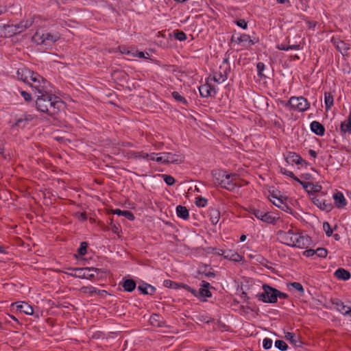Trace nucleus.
Returning a JSON list of instances; mask_svg holds the SVG:
<instances>
[{"mask_svg": "<svg viewBox=\"0 0 351 351\" xmlns=\"http://www.w3.org/2000/svg\"><path fill=\"white\" fill-rule=\"evenodd\" d=\"M51 93H43L37 95L35 105L37 110L53 117L64 109L65 102L56 95L55 88L51 90Z\"/></svg>", "mask_w": 351, "mask_h": 351, "instance_id": "f257e3e1", "label": "nucleus"}, {"mask_svg": "<svg viewBox=\"0 0 351 351\" xmlns=\"http://www.w3.org/2000/svg\"><path fill=\"white\" fill-rule=\"evenodd\" d=\"M32 77L29 84L28 85L32 88V90L36 94L40 95L43 93H49L51 89L54 88V86L45 78L38 74L37 72L34 71L32 74Z\"/></svg>", "mask_w": 351, "mask_h": 351, "instance_id": "f03ea898", "label": "nucleus"}, {"mask_svg": "<svg viewBox=\"0 0 351 351\" xmlns=\"http://www.w3.org/2000/svg\"><path fill=\"white\" fill-rule=\"evenodd\" d=\"M285 108H289L291 110L303 112L309 109L311 104L306 98L300 96H292L284 104Z\"/></svg>", "mask_w": 351, "mask_h": 351, "instance_id": "7ed1b4c3", "label": "nucleus"}, {"mask_svg": "<svg viewBox=\"0 0 351 351\" xmlns=\"http://www.w3.org/2000/svg\"><path fill=\"white\" fill-rule=\"evenodd\" d=\"M247 211L250 214L254 215L258 219L269 224H276V221L280 219L279 217L273 216L268 211L254 206H249Z\"/></svg>", "mask_w": 351, "mask_h": 351, "instance_id": "20e7f679", "label": "nucleus"}, {"mask_svg": "<svg viewBox=\"0 0 351 351\" xmlns=\"http://www.w3.org/2000/svg\"><path fill=\"white\" fill-rule=\"evenodd\" d=\"M34 18L32 17L25 21L23 20L16 25H5L8 37L19 34L32 26Z\"/></svg>", "mask_w": 351, "mask_h": 351, "instance_id": "39448f33", "label": "nucleus"}, {"mask_svg": "<svg viewBox=\"0 0 351 351\" xmlns=\"http://www.w3.org/2000/svg\"><path fill=\"white\" fill-rule=\"evenodd\" d=\"M263 291L261 293H258L256 294V297L259 301H262L265 303H276L277 302L276 297L273 299L276 293H274V291H276V288L267 285H263Z\"/></svg>", "mask_w": 351, "mask_h": 351, "instance_id": "423d86ee", "label": "nucleus"}, {"mask_svg": "<svg viewBox=\"0 0 351 351\" xmlns=\"http://www.w3.org/2000/svg\"><path fill=\"white\" fill-rule=\"evenodd\" d=\"M69 270L74 271L75 273L69 274V275L82 279H88L90 280H98L99 278H96L95 276L90 273L93 270V267H70Z\"/></svg>", "mask_w": 351, "mask_h": 351, "instance_id": "0eeeda50", "label": "nucleus"}, {"mask_svg": "<svg viewBox=\"0 0 351 351\" xmlns=\"http://www.w3.org/2000/svg\"><path fill=\"white\" fill-rule=\"evenodd\" d=\"M298 232H295L292 229L288 231L278 230L277 236L280 242L285 245L290 247H293L295 239L298 236Z\"/></svg>", "mask_w": 351, "mask_h": 351, "instance_id": "6e6552de", "label": "nucleus"}, {"mask_svg": "<svg viewBox=\"0 0 351 351\" xmlns=\"http://www.w3.org/2000/svg\"><path fill=\"white\" fill-rule=\"evenodd\" d=\"M162 156H160L158 161L161 163L167 165L170 163L180 164L184 162V156L182 154H173L171 152L161 153Z\"/></svg>", "mask_w": 351, "mask_h": 351, "instance_id": "1a4fd4ad", "label": "nucleus"}, {"mask_svg": "<svg viewBox=\"0 0 351 351\" xmlns=\"http://www.w3.org/2000/svg\"><path fill=\"white\" fill-rule=\"evenodd\" d=\"M60 39V34L58 33L51 34L49 32L40 34L38 32H36L32 36V40H34L39 45L45 43L46 41L51 43H55Z\"/></svg>", "mask_w": 351, "mask_h": 351, "instance_id": "9d476101", "label": "nucleus"}, {"mask_svg": "<svg viewBox=\"0 0 351 351\" xmlns=\"http://www.w3.org/2000/svg\"><path fill=\"white\" fill-rule=\"evenodd\" d=\"M211 174L215 180V184L219 186L223 184V181L225 179L230 180L231 178L237 176L235 173H227L226 171L221 169H213L211 171Z\"/></svg>", "mask_w": 351, "mask_h": 351, "instance_id": "9b49d317", "label": "nucleus"}, {"mask_svg": "<svg viewBox=\"0 0 351 351\" xmlns=\"http://www.w3.org/2000/svg\"><path fill=\"white\" fill-rule=\"evenodd\" d=\"M285 161L289 165H304L308 166L309 163L304 160L298 154L294 152H289L287 155H285Z\"/></svg>", "mask_w": 351, "mask_h": 351, "instance_id": "f8f14e48", "label": "nucleus"}, {"mask_svg": "<svg viewBox=\"0 0 351 351\" xmlns=\"http://www.w3.org/2000/svg\"><path fill=\"white\" fill-rule=\"evenodd\" d=\"M293 247H298L300 249L307 248L312 243L311 238L307 234L303 233L298 234L296 239L294 240Z\"/></svg>", "mask_w": 351, "mask_h": 351, "instance_id": "ddd939ff", "label": "nucleus"}, {"mask_svg": "<svg viewBox=\"0 0 351 351\" xmlns=\"http://www.w3.org/2000/svg\"><path fill=\"white\" fill-rule=\"evenodd\" d=\"M34 71L30 70L27 67L23 66L18 69L16 71V77L18 80L23 81L25 84H29V81L33 76L32 75Z\"/></svg>", "mask_w": 351, "mask_h": 351, "instance_id": "4468645a", "label": "nucleus"}, {"mask_svg": "<svg viewBox=\"0 0 351 351\" xmlns=\"http://www.w3.org/2000/svg\"><path fill=\"white\" fill-rule=\"evenodd\" d=\"M331 43L335 45L337 50L339 51L343 56H348V51L350 49V45L339 38L334 37L331 39Z\"/></svg>", "mask_w": 351, "mask_h": 351, "instance_id": "2eb2a0df", "label": "nucleus"}, {"mask_svg": "<svg viewBox=\"0 0 351 351\" xmlns=\"http://www.w3.org/2000/svg\"><path fill=\"white\" fill-rule=\"evenodd\" d=\"M212 287L210 284L205 280L202 281L201 288L198 291L199 299L201 301H206V298H210L212 293L209 289Z\"/></svg>", "mask_w": 351, "mask_h": 351, "instance_id": "dca6fc26", "label": "nucleus"}, {"mask_svg": "<svg viewBox=\"0 0 351 351\" xmlns=\"http://www.w3.org/2000/svg\"><path fill=\"white\" fill-rule=\"evenodd\" d=\"M333 199L335 205L338 208H343L347 204V202L346 198L344 197L343 194L340 191H337L335 193H334Z\"/></svg>", "mask_w": 351, "mask_h": 351, "instance_id": "f3484780", "label": "nucleus"}, {"mask_svg": "<svg viewBox=\"0 0 351 351\" xmlns=\"http://www.w3.org/2000/svg\"><path fill=\"white\" fill-rule=\"evenodd\" d=\"M119 285H121L123 290L127 292H132L136 287V281L132 278H124L123 281L119 283Z\"/></svg>", "mask_w": 351, "mask_h": 351, "instance_id": "a211bd4d", "label": "nucleus"}, {"mask_svg": "<svg viewBox=\"0 0 351 351\" xmlns=\"http://www.w3.org/2000/svg\"><path fill=\"white\" fill-rule=\"evenodd\" d=\"M285 338L295 347L301 348L302 346L303 342L300 340V337L296 336L293 332H286Z\"/></svg>", "mask_w": 351, "mask_h": 351, "instance_id": "6ab92c4d", "label": "nucleus"}, {"mask_svg": "<svg viewBox=\"0 0 351 351\" xmlns=\"http://www.w3.org/2000/svg\"><path fill=\"white\" fill-rule=\"evenodd\" d=\"M310 128H311V131L314 134H315L319 136H323L325 134L324 126L321 123H319L317 121H312L310 124Z\"/></svg>", "mask_w": 351, "mask_h": 351, "instance_id": "aec40b11", "label": "nucleus"}, {"mask_svg": "<svg viewBox=\"0 0 351 351\" xmlns=\"http://www.w3.org/2000/svg\"><path fill=\"white\" fill-rule=\"evenodd\" d=\"M340 132L342 136H345L346 133L351 134V112L347 119L341 123Z\"/></svg>", "mask_w": 351, "mask_h": 351, "instance_id": "412c9836", "label": "nucleus"}, {"mask_svg": "<svg viewBox=\"0 0 351 351\" xmlns=\"http://www.w3.org/2000/svg\"><path fill=\"white\" fill-rule=\"evenodd\" d=\"M16 310L21 313H23L26 315H32L34 313V309L27 302H22L21 303L16 302Z\"/></svg>", "mask_w": 351, "mask_h": 351, "instance_id": "4be33fe9", "label": "nucleus"}, {"mask_svg": "<svg viewBox=\"0 0 351 351\" xmlns=\"http://www.w3.org/2000/svg\"><path fill=\"white\" fill-rule=\"evenodd\" d=\"M208 215L213 225H216L220 219V212L217 208L210 207L208 210Z\"/></svg>", "mask_w": 351, "mask_h": 351, "instance_id": "5701e85b", "label": "nucleus"}, {"mask_svg": "<svg viewBox=\"0 0 351 351\" xmlns=\"http://www.w3.org/2000/svg\"><path fill=\"white\" fill-rule=\"evenodd\" d=\"M272 203L282 210L292 215L295 217L298 215V213L293 211V209L287 204V200L280 201V204H276L275 202H273Z\"/></svg>", "mask_w": 351, "mask_h": 351, "instance_id": "b1692460", "label": "nucleus"}, {"mask_svg": "<svg viewBox=\"0 0 351 351\" xmlns=\"http://www.w3.org/2000/svg\"><path fill=\"white\" fill-rule=\"evenodd\" d=\"M335 276L339 280H348L350 278L351 274L349 271L341 267L335 271Z\"/></svg>", "mask_w": 351, "mask_h": 351, "instance_id": "393cba45", "label": "nucleus"}, {"mask_svg": "<svg viewBox=\"0 0 351 351\" xmlns=\"http://www.w3.org/2000/svg\"><path fill=\"white\" fill-rule=\"evenodd\" d=\"M235 41L238 44L241 43H247V47H250L254 45L256 43H257L258 41V39H257L256 40H252L251 39L250 35L243 34H241Z\"/></svg>", "mask_w": 351, "mask_h": 351, "instance_id": "a878e982", "label": "nucleus"}, {"mask_svg": "<svg viewBox=\"0 0 351 351\" xmlns=\"http://www.w3.org/2000/svg\"><path fill=\"white\" fill-rule=\"evenodd\" d=\"M331 302L337 307V309L344 315H346V310L350 308V307L345 305L343 302L338 298L331 299Z\"/></svg>", "mask_w": 351, "mask_h": 351, "instance_id": "bb28decb", "label": "nucleus"}, {"mask_svg": "<svg viewBox=\"0 0 351 351\" xmlns=\"http://www.w3.org/2000/svg\"><path fill=\"white\" fill-rule=\"evenodd\" d=\"M177 216L184 220H187L189 218V211L186 206L178 205L176 207Z\"/></svg>", "mask_w": 351, "mask_h": 351, "instance_id": "cd10ccee", "label": "nucleus"}, {"mask_svg": "<svg viewBox=\"0 0 351 351\" xmlns=\"http://www.w3.org/2000/svg\"><path fill=\"white\" fill-rule=\"evenodd\" d=\"M220 186L223 189H225L229 191H234L237 186V184L234 182L233 179L230 180H224L223 181V184H220Z\"/></svg>", "mask_w": 351, "mask_h": 351, "instance_id": "c85d7f7f", "label": "nucleus"}, {"mask_svg": "<svg viewBox=\"0 0 351 351\" xmlns=\"http://www.w3.org/2000/svg\"><path fill=\"white\" fill-rule=\"evenodd\" d=\"M324 103L326 110L328 111L333 106L334 99L333 95L330 92H325L324 93Z\"/></svg>", "mask_w": 351, "mask_h": 351, "instance_id": "c756f323", "label": "nucleus"}, {"mask_svg": "<svg viewBox=\"0 0 351 351\" xmlns=\"http://www.w3.org/2000/svg\"><path fill=\"white\" fill-rule=\"evenodd\" d=\"M171 96L177 101L180 102L186 106H188V101L186 99V98L182 96L178 92H177V91L172 92Z\"/></svg>", "mask_w": 351, "mask_h": 351, "instance_id": "7c9ffc66", "label": "nucleus"}, {"mask_svg": "<svg viewBox=\"0 0 351 351\" xmlns=\"http://www.w3.org/2000/svg\"><path fill=\"white\" fill-rule=\"evenodd\" d=\"M333 208L332 203L330 200H326L322 198V204L320 208L322 210H324L326 212H330Z\"/></svg>", "mask_w": 351, "mask_h": 351, "instance_id": "2f4dec72", "label": "nucleus"}, {"mask_svg": "<svg viewBox=\"0 0 351 351\" xmlns=\"http://www.w3.org/2000/svg\"><path fill=\"white\" fill-rule=\"evenodd\" d=\"M163 286L167 288H170L173 289H178L180 286V282H176L175 281L167 279L163 282Z\"/></svg>", "mask_w": 351, "mask_h": 351, "instance_id": "473e14b6", "label": "nucleus"}, {"mask_svg": "<svg viewBox=\"0 0 351 351\" xmlns=\"http://www.w3.org/2000/svg\"><path fill=\"white\" fill-rule=\"evenodd\" d=\"M219 70L221 73V76H223L227 79L228 75L230 72V65L221 64L219 68Z\"/></svg>", "mask_w": 351, "mask_h": 351, "instance_id": "72a5a7b5", "label": "nucleus"}, {"mask_svg": "<svg viewBox=\"0 0 351 351\" xmlns=\"http://www.w3.org/2000/svg\"><path fill=\"white\" fill-rule=\"evenodd\" d=\"M199 91L202 97H208L210 96V92H209V89H208L206 83L199 87Z\"/></svg>", "mask_w": 351, "mask_h": 351, "instance_id": "f704fd0d", "label": "nucleus"}, {"mask_svg": "<svg viewBox=\"0 0 351 351\" xmlns=\"http://www.w3.org/2000/svg\"><path fill=\"white\" fill-rule=\"evenodd\" d=\"M88 243L86 241H82L80 243V247L77 249V253L80 256H84L87 253V248Z\"/></svg>", "mask_w": 351, "mask_h": 351, "instance_id": "c9c22d12", "label": "nucleus"}, {"mask_svg": "<svg viewBox=\"0 0 351 351\" xmlns=\"http://www.w3.org/2000/svg\"><path fill=\"white\" fill-rule=\"evenodd\" d=\"M269 193L270 195L273 198L276 199L278 202L288 199V197L280 195V191H273L272 192L269 191Z\"/></svg>", "mask_w": 351, "mask_h": 351, "instance_id": "e433bc0d", "label": "nucleus"}, {"mask_svg": "<svg viewBox=\"0 0 351 351\" xmlns=\"http://www.w3.org/2000/svg\"><path fill=\"white\" fill-rule=\"evenodd\" d=\"M274 346L280 351H286L289 348L287 343L283 340H276L274 343Z\"/></svg>", "mask_w": 351, "mask_h": 351, "instance_id": "4c0bfd02", "label": "nucleus"}, {"mask_svg": "<svg viewBox=\"0 0 351 351\" xmlns=\"http://www.w3.org/2000/svg\"><path fill=\"white\" fill-rule=\"evenodd\" d=\"M173 36L176 39L180 41H184L187 38L186 34L183 31L179 29L173 31Z\"/></svg>", "mask_w": 351, "mask_h": 351, "instance_id": "58836bf2", "label": "nucleus"}, {"mask_svg": "<svg viewBox=\"0 0 351 351\" xmlns=\"http://www.w3.org/2000/svg\"><path fill=\"white\" fill-rule=\"evenodd\" d=\"M161 176L168 186H172L176 183V179L170 175L162 174Z\"/></svg>", "mask_w": 351, "mask_h": 351, "instance_id": "ea45409f", "label": "nucleus"}, {"mask_svg": "<svg viewBox=\"0 0 351 351\" xmlns=\"http://www.w3.org/2000/svg\"><path fill=\"white\" fill-rule=\"evenodd\" d=\"M80 291L83 293H89L90 295H92L93 293H96L97 288L93 286H84L81 287Z\"/></svg>", "mask_w": 351, "mask_h": 351, "instance_id": "a19ab883", "label": "nucleus"}, {"mask_svg": "<svg viewBox=\"0 0 351 351\" xmlns=\"http://www.w3.org/2000/svg\"><path fill=\"white\" fill-rule=\"evenodd\" d=\"M288 286L293 287L294 289H295L296 291L300 292L301 295H303L304 293V289L303 286L302 285V284L300 282H290L288 285Z\"/></svg>", "mask_w": 351, "mask_h": 351, "instance_id": "79ce46f5", "label": "nucleus"}, {"mask_svg": "<svg viewBox=\"0 0 351 351\" xmlns=\"http://www.w3.org/2000/svg\"><path fill=\"white\" fill-rule=\"evenodd\" d=\"M257 75L260 78H265L266 76L263 74L265 70V64L262 62H259L256 64Z\"/></svg>", "mask_w": 351, "mask_h": 351, "instance_id": "37998d69", "label": "nucleus"}, {"mask_svg": "<svg viewBox=\"0 0 351 351\" xmlns=\"http://www.w3.org/2000/svg\"><path fill=\"white\" fill-rule=\"evenodd\" d=\"M208 199L202 196L195 198V205L198 207H205L207 205Z\"/></svg>", "mask_w": 351, "mask_h": 351, "instance_id": "c03bdc74", "label": "nucleus"}, {"mask_svg": "<svg viewBox=\"0 0 351 351\" xmlns=\"http://www.w3.org/2000/svg\"><path fill=\"white\" fill-rule=\"evenodd\" d=\"M160 317L159 314L154 313L151 315L149 321L152 325L156 326H161L159 323V318Z\"/></svg>", "mask_w": 351, "mask_h": 351, "instance_id": "a18cd8bd", "label": "nucleus"}, {"mask_svg": "<svg viewBox=\"0 0 351 351\" xmlns=\"http://www.w3.org/2000/svg\"><path fill=\"white\" fill-rule=\"evenodd\" d=\"M295 7L298 10L306 12L308 5H307V1H296Z\"/></svg>", "mask_w": 351, "mask_h": 351, "instance_id": "49530a36", "label": "nucleus"}, {"mask_svg": "<svg viewBox=\"0 0 351 351\" xmlns=\"http://www.w3.org/2000/svg\"><path fill=\"white\" fill-rule=\"evenodd\" d=\"M134 158H140L144 159H149L150 154L144 152H134L132 154Z\"/></svg>", "mask_w": 351, "mask_h": 351, "instance_id": "de8ad7c7", "label": "nucleus"}, {"mask_svg": "<svg viewBox=\"0 0 351 351\" xmlns=\"http://www.w3.org/2000/svg\"><path fill=\"white\" fill-rule=\"evenodd\" d=\"M30 120V119H28L27 117L25 119L19 118L16 121L13 126L24 128L25 125V123Z\"/></svg>", "mask_w": 351, "mask_h": 351, "instance_id": "09e8293b", "label": "nucleus"}, {"mask_svg": "<svg viewBox=\"0 0 351 351\" xmlns=\"http://www.w3.org/2000/svg\"><path fill=\"white\" fill-rule=\"evenodd\" d=\"M315 254L320 258H325L328 254L327 250L324 247H319L317 250H315Z\"/></svg>", "mask_w": 351, "mask_h": 351, "instance_id": "8fccbe9b", "label": "nucleus"}, {"mask_svg": "<svg viewBox=\"0 0 351 351\" xmlns=\"http://www.w3.org/2000/svg\"><path fill=\"white\" fill-rule=\"evenodd\" d=\"M323 228L328 237L332 235V229L331 228L330 225L328 221L324 222Z\"/></svg>", "mask_w": 351, "mask_h": 351, "instance_id": "3c124183", "label": "nucleus"}, {"mask_svg": "<svg viewBox=\"0 0 351 351\" xmlns=\"http://www.w3.org/2000/svg\"><path fill=\"white\" fill-rule=\"evenodd\" d=\"M226 80H227L223 76H221V73L219 72V70L217 72H215L213 73V80L216 82H223Z\"/></svg>", "mask_w": 351, "mask_h": 351, "instance_id": "603ef678", "label": "nucleus"}, {"mask_svg": "<svg viewBox=\"0 0 351 351\" xmlns=\"http://www.w3.org/2000/svg\"><path fill=\"white\" fill-rule=\"evenodd\" d=\"M272 340L269 338H265L263 341V347L265 350H269L272 346Z\"/></svg>", "mask_w": 351, "mask_h": 351, "instance_id": "864d4df0", "label": "nucleus"}, {"mask_svg": "<svg viewBox=\"0 0 351 351\" xmlns=\"http://www.w3.org/2000/svg\"><path fill=\"white\" fill-rule=\"evenodd\" d=\"M110 226H111V230L112 231V232H114V234H117V235H119V230H120V226L119 225H116L114 223H113V219H110Z\"/></svg>", "mask_w": 351, "mask_h": 351, "instance_id": "5fc2aeb1", "label": "nucleus"}, {"mask_svg": "<svg viewBox=\"0 0 351 351\" xmlns=\"http://www.w3.org/2000/svg\"><path fill=\"white\" fill-rule=\"evenodd\" d=\"M148 284L147 283H143L142 285H140L138 287V290L143 294L144 295H147L148 294V292H147V290H148Z\"/></svg>", "mask_w": 351, "mask_h": 351, "instance_id": "6e6d98bb", "label": "nucleus"}, {"mask_svg": "<svg viewBox=\"0 0 351 351\" xmlns=\"http://www.w3.org/2000/svg\"><path fill=\"white\" fill-rule=\"evenodd\" d=\"M20 93L25 101L30 102L32 101V97L30 93L25 90L20 91Z\"/></svg>", "mask_w": 351, "mask_h": 351, "instance_id": "4d7b16f0", "label": "nucleus"}, {"mask_svg": "<svg viewBox=\"0 0 351 351\" xmlns=\"http://www.w3.org/2000/svg\"><path fill=\"white\" fill-rule=\"evenodd\" d=\"M274 291V293H276V295H273L274 296L273 299L275 298L276 297L277 300H278V298H284V299H287L289 298V295L287 293L281 292L279 290H278L277 289H276V291Z\"/></svg>", "mask_w": 351, "mask_h": 351, "instance_id": "13d9d810", "label": "nucleus"}, {"mask_svg": "<svg viewBox=\"0 0 351 351\" xmlns=\"http://www.w3.org/2000/svg\"><path fill=\"white\" fill-rule=\"evenodd\" d=\"M75 216L77 219H78L81 221H86L87 220V215L86 212H77L75 214Z\"/></svg>", "mask_w": 351, "mask_h": 351, "instance_id": "bf43d9fd", "label": "nucleus"}, {"mask_svg": "<svg viewBox=\"0 0 351 351\" xmlns=\"http://www.w3.org/2000/svg\"><path fill=\"white\" fill-rule=\"evenodd\" d=\"M322 196H315L311 197L312 202L317 206L319 208H320L322 204Z\"/></svg>", "mask_w": 351, "mask_h": 351, "instance_id": "052dcab7", "label": "nucleus"}, {"mask_svg": "<svg viewBox=\"0 0 351 351\" xmlns=\"http://www.w3.org/2000/svg\"><path fill=\"white\" fill-rule=\"evenodd\" d=\"M123 216L125 217L126 219H128L130 221H134L135 219V216L133 214V213H132L130 210H123Z\"/></svg>", "mask_w": 351, "mask_h": 351, "instance_id": "680f3d73", "label": "nucleus"}, {"mask_svg": "<svg viewBox=\"0 0 351 351\" xmlns=\"http://www.w3.org/2000/svg\"><path fill=\"white\" fill-rule=\"evenodd\" d=\"M8 31L6 29V25H0V38H8Z\"/></svg>", "mask_w": 351, "mask_h": 351, "instance_id": "e2e57ef3", "label": "nucleus"}, {"mask_svg": "<svg viewBox=\"0 0 351 351\" xmlns=\"http://www.w3.org/2000/svg\"><path fill=\"white\" fill-rule=\"evenodd\" d=\"M236 24L243 29L247 28V23L245 21V19H239L236 21Z\"/></svg>", "mask_w": 351, "mask_h": 351, "instance_id": "0e129e2a", "label": "nucleus"}, {"mask_svg": "<svg viewBox=\"0 0 351 351\" xmlns=\"http://www.w3.org/2000/svg\"><path fill=\"white\" fill-rule=\"evenodd\" d=\"M243 256L239 254L237 252H233L232 254H231V257L230 260L233 261L234 262H239L242 260Z\"/></svg>", "mask_w": 351, "mask_h": 351, "instance_id": "69168bd1", "label": "nucleus"}, {"mask_svg": "<svg viewBox=\"0 0 351 351\" xmlns=\"http://www.w3.org/2000/svg\"><path fill=\"white\" fill-rule=\"evenodd\" d=\"M306 23L307 25V27L309 29H312V30H315V28L316 27V25H317V23L315 21H306Z\"/></svg>", "mask_w": 351, "mask_h": 351, "instance_id": "338daca9", "label": "nucleus"}, {"mask_svg": "<svg viewBox=\"0 0 351 351\" xmlns=\"http://www.w3.org/2000/svg\"><path fill=\"white\" fill-rule=\"evenodd\" d=\"M301 185L308 193H310V190L308 189V188H311V186H313V184L311 182L303 181L302 182H301Z\"/></svg>", "mask_w": 351, "mask_h": 351, "instance_id": "774afa93", "label": "nucleus"}]
</instances>
